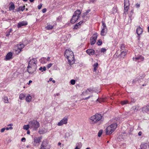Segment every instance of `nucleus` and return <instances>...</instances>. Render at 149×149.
Instances as JSON below:
<instances>
[{
    "instance_id": "3c124183",
    "label": "nucleus",
    "mask_w": 149,
    "mask_h": 149,
    "mask_svg": "<svg viewBox=\"0 0 149 149\" xmlns=\"http://www.w3.org/2000/svg\"><path fill=\"white\" fill-rule=\"evenodd\" d=\"M26 141V139L24 137L22 138L21 139V141Z\"/></svg>"
},
{
    "instance_id": "0eeeda50",
    "label": "nucleus",
    "mask_w": 149,
    "mask_h": 149,
    "mask_svg": "<svg viewBox=\"0 0 149 149\" xmlns=\"http://www.w3.org/2000/svg\"><path fill=\"white\" fill-rule=\"evenodd\" d=\"M130 3L128 0H124V13L127 12L129 9Z\"/></svg>"
},
{
    "instance_id": "f8f14e48",
    "label": "nucleus",
    "mask_w": 149,
    "mask_h": 149,
    "mask_svg": "<svg viewBox=\"0 0 149 149\" xmlns=\"http://www.w3.org/2000/svg\"><path fill=\"white\" fill-rule=\"evenodd\" d=\"M28 23L26 21H23L19 22L17 24V27L19 28L23 26H25L27 25Z\"/></svg>"
},
{
    "instance_id": "2eb2a0df",
    "label": "nucleus",
    "mask_w": 149,
    "mask_h": 149,
    "mask_svg": "<svg viewBox=\"0 0 149 149\" xmlns=\"http://www.w3.org/2000/svg\"><path fill=\"white\" fill-rule=\"evenodd\" d=\"M81 13V12L80 10H78L75 12L73 16L79 17H80V14Z\"/></svg>"
},
{
    "instance_id": "c756f323",
    "label": "nucleus",
    "mask_w": 149,
    "mask_h": 149,
    "mask_svg": "<svg viewBox=\"0 0 149 149\" xmlns=\"http://www.w3.org/2000/svg\"><path fill=\"white\" fill-rule=\"evenodd\" d=\"M90 11V9L87 10L86 12L84 13V15L82 16V18H84L85 16Z\"/></svg>"
},
{
    "instance_id": "603ef678",
    "label": "nucleus",
    "mask_w": 149,
    "mask_h": 149,
    "mask_svg": "<svg viewBox=\"0 0 149 149\" xmlns=\"http://www.w3.org/2000/svg\"><path fill=\"white\" fill-rule=\"evenodd\" d=\"M46 68L44 66L42 68V72H43V71H45L46 70Z\"/></svg>"
},
{
    "instance_id": "4468645a",
    "label": "nucleus",
    "mask_w": 149,
    "mask_h": 149,
    "mask_svg": "<svg viewBox=\"0 0 149 149\" xmlns=\"http://www.w3.org/2000/svg\"><path fill=\"white\" fill-rule=\"evenodd\" d=\"M12 53L11 52H8L6 56V60H10V59L12 58Z\"/></svg>"
},
{
    "instance_id": "c03bdc74",
    "label": "nucleus",
    "mask_w": 149,
    "mask_h": 149,
    "mask_svg": "<svg viewBox=\"0 0 149 149\" xmlns=\"http://www.w3.org/2000/svg\"><path fill=\"white\" fill-rule=\"evenodd\" d=\"M98 65V63H94V64L93 65V66L94 67V68H97Z\"/></svg>"
},
{
    "instance_id": "2f4dec72",
    "label": "nucleus",
    "mask_w": 149,
    "mask_h": 149,
    "mask_svg": "<svg viewBox=\"0 0 149 149\" xmlns=\"http://www.w3.org/2000/svg\"><path fill=\"white\" fill-rule=\"evenodd\" d=\"M53 27V26L49 25L47 26L46 27V28L47 29V30H51L52 29Z\"/></svg>"
},
{
    "instance_id": "b1692460",
    "label": "nucleus",
    "mask_w": 149,
    "mask_h": 149,
    "mask_svg": "<svg viewBox=\"0 0 149 149\" xmlns=\"http://www.w3.org/2000/svg\"><path fill=\"white\" fill-rule=\"evenodd\" d=\"M93 90V89H92L91 88H88L87 90H86L85 91H83L82 93V94H83L84 95H85V94H88V91H89V92H91Z\"/></svg>"
},
{
    "instance_id": "ddd939ff",
    "label": "nucleus",
    "mask_w": 149,
    "mask_h": 149,
    "mask_svg": "<svg viewBox=\"0 0 149 149\" xmlns=\"http://www.w3.org/2000/svg\"><path fill=\"white\" fill-rule=\"evenodd\" d=\"M37 63V60L36 58H33L30 60L29 63V65H36Z\"/></svg>"
},
{
    "instance_id": "cd10ccee",
    "label": "nucleus",
    "mask_w": 149,
    "mask_h": 149,
    "mask_svg": "<svg viewBox=\"0 0 149 149\" xmlns=\"http://www.w3.org/2000/svg\"><path fill=\"white\" fill-rule=\"evenodd\" d=\"M30 127V126L29 124L27 125H24L23 126V129L26 130H28Z\"/></svg>"
},
{
    "instance_id": "c85d7f7f",
    "label": "nucleus",
    "mask_w": 149,
    "mask_h": 149,
    "mask_svg": "<svg viewBox=\"0 0 149 149\" xmlns=\"http://www.w3.org/2000/svg\"><path fill=\"white\" fill-rule=\"evenodd\" d=\"M107 31V30H103V29H102V30L101 31V35H102V36L105 35L106 34Z\"/></svg>"
},
{
    "instance_id": "58836bf2",
    "label": "nucleus",
    "mask_w": 149,
    "mask_h": 149,
    "mask_svg": "<svg viewBox=\"0 0 149 149\" xmlns=\"http://www.w3.org/2000/svg\"><path fill=\"white\" fill-rule=\"evenodd\" d=\"M70 83L72 85H74L75 83V81L74 79H72L70 81Z\"/></svg>"
},
{
    "instance_id": "4c0bfd02",
    "label": "nucleus",
    "mask_w": 149,
    "mask_h": 149,
    "mask_svg": "<svg viewBox=\"0 0 149 149\" xmlns=\"http://www.w3.org/2000/svg\"><path fill=\"white\" fill-rule=\"evenodd\" d=\"M103 132V130H100L99 131L98 134V136L99 137H100L101 135L102 134Z\"/></svg>"
},
{
    "instance_id": "864d4df0",
    "label": "nucleus",
    "mask_w": 149,
    "mask_h": 149,
    "mask_svg": "<svg viewBox=\"0 0 149 149\" xmlns=\"http://www.w3.org/2000/svg\"><path fill=\"white\" fill-rule=\"evenodd\" d=\"M102 29L107 30L106 26H103Z\"/></svg>"
},
{
    "instance_id": "49530a36",
    "label": "nucleus",
    "mask_w": 149,
    "mask_h": 149,
    "mask_svg": "<svg viewBox=\"0 0 149 149\" xmlns=\"http://www.w3.org/2000/svg\"><path fill=\"white\" fill-rule=\"evenodd\" d=\"M42 4L41 3L38 6V8L39 9H40L41 8H42Z\"/></svg>"
},
{
    "instance_id": "9b49d317",
    "label": "nucleus",
    "mask_w": 149,
    "mask_h": 149,
    "mask_svg": "<svg viewBox=\"0 0 149 149\" xmlns=\"http://www.w3.org/2000/svg\"><path fill=\"white\" fill-rule=\"evenodd\" d=\"M144 76L143 75L139 76L138 77L136 78L133 80L132 83L133 84L136 83L137 82H139V81H141V79H142L144 78Z\"/></svg>"
},
{
    "instance_id": "680f3d73",
    "label": "nucleus",
    "mask_w": 149,
    "mask_h": 149,
    "mask_svg": "<svg viewBox=\"0 0 149 149\" xmlns=\"http://www.w3.org/2000/svg\"><path fill=\"white\" fill-rule=\"evenodd\" d=\"M97 69V68H94L93 70V71L95 72L96 71Z\"/></svg>"
},
{
    "instance_id": "69168bd1",
    "label": "nucleus",
    "mask_w": 149,
    "mask_h": 149,
    "mask_svg": "<svg viewBox=\"0 0 149 149\" xmlns=\"http://www.w3.org/2000/svg\"><path fill=\"white\" fill-rule=\"evenodd\" d=\"M26 147L27 148H30L31 146L30 145H28Z\"/></svg>"
},
{
    "instance_id": "bb28decb",
    "label": "nucleus",
    "mask_w": 149,
    "mask_h": 149,
    "mask_svg": "<svg viewBox=\"0 0 149 149\" xmlns=\"http://www.w3.org/2000/svg\"><path fill=\"white\" fill-rule=\"evenodd\" d=\"M3 101L5 103H8L9 102L7 97L4 96L3 97Z\"/></svg>"
},
{
    "instance_id": "09e8293b",
    "label": "nucleus",
    "mask_w": 149,
    "mask_h": 149,
    "mask_svg": "<svg viewBox=\"0 0 149 149\" xmlns=\"http://www.w3.org/2000/svg\"><path fill=\"white\" fill-rule=\"evenodd\" d=\"M6 130V128H4L1 129V132H3L5 130Z\"/></svg>"
},
{
    "instance_id": "412c9836",
    "label": "nucleus",
    "mask_w": 149,
    "mask_h": 149,
    "mask_svg": "<svg viewBox=\"0 0 149 149\" xmlns=\"http://www.w3.org/2000/svg\"><path fill=\"white\" fill-rule=\"evenodd\" d=\"M21 47H15V53L16 54H18L22 50Z\"/></svg>"
},
{
    "instance_id": "0e129e2a",
    "label": "nucleus",
    "mask_w": 149,
    "mask_h": 149,
    "mask_svg": "<svg viewBox=\"0 0 149 149\" xmlns=\"http://www.w3.org/2000/svg\"><path fill=\"white\" fill-rule=\"evenodd\" d=\"M39 132L40 133V134H42L43 133V132L41 131H39Z\"/></svg>"
},
{
    "instance_id": "7c9ffc66",
    "label": "nucleus",
    "mask_w": 149,
    "mask_h": 149,
    "mask_svg": "<svg viewBox=\"0 0 149 149\" xmlns=\"http://www.w3.org/2000/svg\"><path fill=\"white\" fill-rule=\"evenodd\" d=\"M46 59V58L42 57L40 59V61L41 63H45V60Z\"/></svg>"
},
{
    "instance_id": "8fccbe9b",
    "label": "nucleus",
    "mask_w": 149,
    "mask_h": 149,
    "mask_svg": "<svg viewBox=\"0 0 149 149\" xmlns=\"http://www.w3.org/2000/svg\"><path fill=\"white\" fill-rule=\"evenodd\" d=\"M43 13H45L46 11V8H44L42 10Z\"/></svg>"
},
{
    "instance_id": "bf43d9fd",
    "label": "nucleus",
    "mask_w": 149,
    "mask_h": 149,
    "mask_svg": "<svg viewBox=\"0 0 149 149\" xmlns=\"http://www.w3.org/2000/svg\"><path fill=\"white\" fill-rule=\"evenodd\" d=\"M59 95H60V94L59 93H58L54 95L55 97H56V96H59Z\"/></svg>"
},
{
    "instance_id": "ea45409f",
    "label": "nucleus",
    "mask_w": 149,
    "mask_h": 149,
    "mask_svg": "<svg viewBox=\"0 0 149 149\" xmlns=\"http://www.w3.org/2000/svg\"><path fill=\"white\" fill-rule=\"evenodd\" d=\"M107 50L104 48H102L101 49V52L104 53L106 52Z\"/></svg>"
},
{
    "instance_id": "393cba45",
    "label": "nucleus",
    "mask_w": 149,
    "mask_h": 149,
    "mask_svg": "<svg viewBox=\"0 0 149 149\" xmlns=\"http://www.w3.org/2000/svg\"><path fill=\"white\" fill-rule=\"evenodd\" d=\"M31 96L29 94L26 98V100L27 102H29L31 101Z\"/></svg>"
},
{
    "instance_id": "f257e3e1",
    "label": "nucleus",
    "mask_w": 149,
    "mask_h": 149,
    "mask_svg": "<svg viewBox=\"0 0 149 149\" xmlns=\"http://www.w3.org/2000/svg\"><path fill=\"white\" fill-rule=\"evenodd\" d=\"M117 126V124H112L107 127L106 129V134L109 135L111 134L115 130Z\"/></svg>"
},
{
    "instance_id": "052dcab7",
    "label": "nucleus",
    "mask_w": 149,
    "mask_h": 149,
    "mask_svg": "<svg viewBox=\"0 0 149 149\" xmlns=\"http://www.w3.org/2000/svg\"><path fill=\"white\" fill-rule=\"evenodd\" d=\"M10 35V33L8 32V33L6 34V36L7 37H8Z\"/></svg>"
},
{
    "instance_id": "39448f33",
    "label": "nucleus",
    "mask_w": 149,
    "mask_h": 149,
    "mask_svg": "<svg viewBox=\"0 0 149 149\" xmlns=\"http://www.w3.org/2000/svg\"><path fill=\"white\" fill-rule=\"evenodd\" d=\"M37 68V65H28L27 67V70L29 73H33L35 72Z\"/></svg>"
},
{
    "instance_id": "1a4fd4ad",
    "label": "nucleus",
    "mask_w": 149,
    "mask_h": 149,
    "mask_svg": "<svg viewBox=\"0 0 149 149\" xmlns=\"http://www.w3.org/2000/svg\"><path fill=\"white\" fill-rule=\"evenodd\" d=\"M68 119L67 117H64L62 120H61L57 124L58 126H62L63 124H66L67 123Z\"/></svg>"
},
{
    "instance_id": "a211bd4d",
    "label": "nucleus",
    "mask_w": 149,
    "mask_h": 149,
    "mask_svg": "<svg viewBox=\"0 0 149 149\" xmlns=\"http://www.w3.org/2000/svg\"><path fill=\"white\" fill-rule=\"evenodd\" d=\"M143 31L142 29L140 27L138 28L136 30V32L139 36L141 34Z\"/></svg>"
},
{
    "instance_id": "f704fd0d",
    "label": "nucleus",
    "mask_w": 149,
    "mask_h": 149,
    "mask_svg": "<svg viewBox=\"0 0 149 149\" xmlns=\"http://www.w3.org/2000/svg\"><path fill=\"white\" fill-rule=\"evenodd\" d=\"M25 96V95H24L23 94H21L19 96V99L21 100H23L24 99V97Z\"/></svg>"
},
{
    "instance_id": "72a5a7b5",
    "label": "nucleus",
    "mask_w": 149,
    "mask_h": 149,
    "mask_svg": "<svg viewBox=\"0 0 149 149\" xmlns=\"http://www.w3.org/2000/svg\"><path fill=\"white\" fill-rule=\"evenodd\" d=\"M25 8V6H20L19 8V11L21 10L23 11Z\"/></svg>"
},
{
    "instance_id": "6ab92c4d",
    "label": "nucleus",
    "mask_w": 149,
    "mask_h": 149,
    "mask_svg": "<svg viewBox=\"0 0 149 149\" xmlns=\"http://www.w3.org/2000/svg\"><path fill=\"white\" fill-rule=\"evenodd\" d=\"M87 53L89 55H93L94 54V51L92 49H88L86 51Z\"/></svg>"
},
{
    "instance_id": "4be33fe9",
    "label": "nucleus",
    "mask_w": 149,
    "mask_h": 149,
    "mask_svg": "<svg viewBox=\"0 0 149 149\" xmlns=\"http://www.w3.org/2000/svg\"><path fill=\"white\" fill-rule=\"evenodd\" d=\"M10 5L9 7V9L10 10H13L15 8V6L13 2L10 3Z\"/></svg>"
},
{
    "instance_id": "e433bc0d",
    "label": "nucleus",
    "mask_w": 149,
    "mask_h": 149,
    "mask_svg": "<svg viewBox=\"0 0 149 149\" xmlns=\"http://www.w3.org/2000/svg\"><path fill=\"white\" fill-rule=\"evenodd\" d=\"M83 23V22L82 21H80L79 22L78 24H76L74 27V28L75 29H77L78 27V25H80L81 24Z\"/></svg>"
},
{
    "instance_id": "f3484780",
    "label": "nucleus",
    "mask_w": 149,
    "mask_h": 149,
    "mask_svg": "<svg viewBox=\"0 0 149 149\" xmlns=\"http://www.w3.org/2000/svg\"><path fill=\"white\" fill-rule=\"evenodd\" d=\"M133 59L134 61H137L139 60H140L142 61H143L144 59V58L141 55H140L138 56L137 57H136L135 58H133Z\"/></svg>"
},
{
    "instance_id": "7ed1b4c3",
    "label": "nucleus",
    "mask_w": 149,
    "mask_h": 149,
    "mask_svg": "<svg viewBox=\"0 0 149 149\" xmlns=\"http://www.w3.org/2000/svg\"><path fill=\"white\" fill-rule=\"evenodd\" d=\"M29 124L30 126V128L34 130H37L39 126V122L35 120L31 121L29 122Z\"/></svg>"
},
{
    "instance_id": "dca6fc26",
    "label": "nucleus",
    "mask_w": 149,
    "mask_h": 149,
    "mask_svg": "<svg viewBox=\"0 0 149 149\" xmlns=\"http://www.w3.org/2000/svg\"><path fill=\"white\" fill-rule=\"evenodd\" d=\"M42 139L41 137H35L34 139V142L36 143H39L41 142Z\"/></svg>"
},
{
    "instance_id": "f03ea898",
    "label": "nucleus",
    "mask_w": 149,
    "mask_h": 149,
    "mask_svg": "<svg viewBox=\"0 0 149 149\" xmlns=\"http://www.w3.org/2000/svg\"><path fill=\"white\" fill-rule=\"evenodd\" d=\"M102 118V116L100 114H97L93 116L91 118V122L93 124L97 123L101 120Z\"/></svg>"
},
{
    "instance_id": "13d9d810",
    "label": "nucleus",
    "mask_w": 149,
    "mask_h": 149,
    "mask_svg": "<svg viewBox=\"0 0 149 149\" xmlns=\"http://www.w3.org/2000/svg\"><path fill=\"white\" fill-rule=\"evenodd\" d=\"M22 45H23V46H24V45L23 44H18L17 45V47H19V46H21Z\"/></svg>"
},
{
    "instance_id": "423d86ee",
    "label": "nucleus",
    "mask_w": 149,
    "mask_h": 149,
    "mask_svg": "<svg viewBox=\"0 0 149 149\" xmlns=\"http://www.w3.org/2000/svg\"><path fill=\"white\" fill-rule=\"evenodd\" d=\"M97 36V33H95L93 35L92 37L91 38L90 42L91 45H94L95 43Z\"/></svg>"
},
{
    "instance_id": "de8ad7c7",
    "label": "nucleus",
    "mask_w": 149,
    "mask_h": 149,
    "mask_svg": "<svg viewBox=\"0 0 149 149\" xmlns=\"http://www.w3.org/2000/svg\"><path fill=\"white\" fill-rule=\"evenodd\" d=\"M13 129V127H6V130H9V129H10V130H12Z\"/></svg>"
},
{
    "instance_id": "6e6d98bb",
    "label": "nucleus",
    "mask_w": 149,
    "mask_h": 149,
    "mask_svg": "<svg viewBox=\"0 0 149 149\" xmlns=\"http://www.w3.org/2000/svg\"><path fill=\"white\" fill-rule=\"evenodd\" d=\"M91 96H89L87 97H86L84 98H83V99H82V100H86L88 99Z\"/></svg>"
},
{
    "instance_id": "774afa93",
    "label": "nucleus",
    "mask_w": 149,
    "mask_h": 149,
    "mask_svg": "<svg viewBox=\"0 0 149 149\" xmlns=\"http://www.w3.org/2000/svg\"><path fill=\"white\" fill-rule=\"evenodd\" d=\"M50 59V58L49 57H48L47 58V60L48 61H49Z\"/></svg>"
},
{
    "instance_id": "aec40b11",
    "label": "nucleus",
    "mask_w": 149,
    "mask_h": 149,
    "mask_svg": "<svg viewBox=\"0 0 149 149\" xmlns=\"http://www.w3.org/2000/svg\"><path fill=\"white\" fill-rule=\"evenodd\" d=\"M79 17L73 16L71 20V22L72 24L74 23L79 19Z\"/></svg>"
},
{
    "instance_id": "79ce46f5",
    "label": "nucleus",
    "mask_w": 149,
    "mask_h": 149,
    "mask_svg": "<svg viewBox=\"0 0 149 149\" xmlns=\"http://www.w3.org/2000/svg\"><path fill=\"white\" fill-rule=\"evenodd\" d=\"M132 110H134V111H135L136 110H138V108H137V107L135 106H134V107H133L132 108Z\"/></svg>"
},
{
    "instance_id": "4d7b16f0",
    "label": "nucleus",
    "mask_w": 149,
    "mask_h": 149,
    "mask_svg": "<svg viewBox=\"0 0 149 149\" xmlns=\"http://www.w3.org/2000/svg\"><path fill=\"white\" fill-rule=\"evenodd\" d=\"M102 25L103 26H106L105 24L104 21H102Z\"/></svg>"
},
{
    "instance_id": "338daca9",
    "label": "nucleus",
    "mask_w": 149,
    "mask_h": 149,
    "mask_svg": "<svg viewBox=\"0 0 149 149\" xmlns=\"http://www.w3.org/2000/svg\"><path fill=\"white\" fill-rule=\"evenodd\" d=\"M32 82V81L31 80H29V84H30Z\"/></svg>"
},
{
    "instance_id": "c9c22d12",
    "label": "nucleus",
    "mask_w": 149,
    "mask_h": 149,
    "mask_svg": "<svg viewBox=\"0 0 149 149\" xmlns=\"http://www.w3.org/2000/svg\"><path fill=\"white\" fill-rule=\"evenodd\" d=\"M98 46H100L102 43V41L101 40H99L97 43Z\"/></svg>"
},
{
    "instance_id": "37998d69",
    "label": "nucleus",
    "mask_w": 149,
    "mask_h": 149,
    "mask_svg": "<svg viewBox=\"0 0 149 149\" xmlns=\"http://www.w3.org/2000/svg\"><path fill=\"white\" fill-rule=\"evenodd\" d=\"M52 65V64L51 63H49L47 66V68L48 69L50 68Z\"/></svg>"
},
{
    "instance_id": "20e7f679",
    "label": "nucleus",
    "mask_w": 149,
    "mask_h": 149,
    "mask_svg": "<svg viewBox=\"0 0 149 149\" xmlns=\"http://www.w3.org/2000/svg\"><path fill=\"white\" fill-rule=\"evenodd\" d=\"M50 146L46 140H44L42 143L40 149H49Z\"/></svg>"
},
{
    "instance_id": "473e14b6",
    "label": "nucleus",
    "mask_w": 149,
    "mask_h": 149,
    "mask_svg": "<svg viewBox=\"0 0 149 149\" xmlns=\"http://www.w3.org/2000/svg\"><path fill=\"white\" fill-rule=\"evenodd\" d=\"M128 101L127 100H126L124 101H121V103L122 105H123L128 104Z\"/></svg>"
},
{
    "instance_id": "5701e85b",
    "label": "nucleus",
    "mask_w": 149,
    "mask_h": 149,
    "mask_svg": "<svg viewBox=\"0 0 149 149\" xmlns=\"http://www.w3.org/2000/svg\"><path fill=\"white\" fill-rule=\"evenodd\" d=\"M125 47H120V49H121L120 50V54L124 56L126 55L127 53V51H124L122 49L123 48H124Z\"/></svg>"
},
{
    "instance_id": "a18cd8bd",
    "label": "nucleus",
    "mask_w": 149,
    "mask_h": 149,
    "mask_svg": "<svg viewBox=\"0 0 149 149\" xmlns=\"http://www.w3.org/2000/svg\"><path fill=\"white\" fill-rule=\"evenodd\" d=\"M135 6H136V7L137 8H139L140 7V4L139 3H137L136 5H135Z\"/></svg>"
},
{
    "instance_id": "9d476101",
    "label": "nucleus",
    "mask_w": 149,
    "mask_h": 149,
    "mask_svg": "<svg viewBox=\"0 0 149 149\" xmlns=\"http://www.w3.org/2000/svg\"><path fill=\"white\" fill-rule=\"evenodd\" d=\"M66 58L68 59L69 63L70 65H72L74 63V56H68V57Z\"/></svg>"
},
{
    "instance_id": "a19ab883",
    "label": "nucleus",
    "mask_w": 149,
    "mask_h": 149,
    "mask_svg": "<svg viewBox=\"0 0 149 149\" xmlns=\"http://www.w3.org/2000/svg\"><path fill=\"white\" fill-rule=\"evenodd\" d=\"M78 145H77V146L74 149H80L79 148H78V147H79L80 145V146H81V143H78Z\"/></svg>"
},
{
    "instance_id": "e2e57ef3",
    "label": "nucleus",
    "mask_w": 149,
    "mask_h": 149,
    "mask_svg": "<svg viewBox=\"0 0 149 149\" xmlns=\"http://www.w3.org/2000/svg\"><path fill=\"white\" fill-rule=\"evenodd\" d=\"M39 70L40 71H41L42 70V67H40L39 68Z\"/></svg>"
},
{
    "instance_id": "5fc2aeb1",
    "label": "nucleus",
    "mask_w": 149,
    "mask_h": 149,
    "mask_svg": "<svg viewBox=\"0 0 149 149\" xmlns=\"http://www.w3.org/2000/svg\"><path fill=\"white\" fill-rule=\"evenodd\" d=\"M142 132H141L140 131L138 133V135L139 136H141L142 135Z\"/></svg>"
},
{
    "instance_id": "6e6552de",
    "label": "nucleus",
    "mask_w": 149,
    "mask_h": 149,
    "mask_svg": "<svg viewBox=\"0 0 149 149\" xmlns=\"http://www.w3.org/2000/svg\"><path fill=\"white\" fill-rule=\"evenodd\" d=\"M65 56L66 57L68 56H74L73 52L70 49H67L66 50L64 54Z\"/></svg>"
},
{
    "instance_id": "a878e982",
    "label": "nucleus",
    "mask_w": 149,
    "mask_h": 149,
    "mask_svg": "<svg viewBox=\"0 0 149 149\" xmlns=\"http://www.w3.org/2000/svg\"><path fill=\"white\" fill-rule=\"evenodd\" d=\"M142 110L143 111L146 112L147 111H149V105L144 107L142 108Z\"/></svg>"
}]
</instances>
